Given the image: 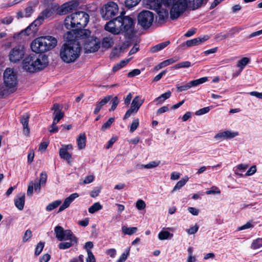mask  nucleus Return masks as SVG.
<instances>
[{
	"mask_svg": "<svg viewBox=\"0 0 262 262\" xmlns=\"http://www.w3.org/2000/svg\"><path fill=\"white\" fill-rule=\"evenodd\" d=\"M134 29V19L129 16H120L108 21L105 29L113 34H119L122 32L130 34Z\"/></svg>",
	"mask_w": 262,
	"mask_h": 262,
	"instance_id": "1",
	"label": "nucleus"
},
{
	"mask_svg": "<svg viewBox=\"0 0 262 262\" xmlns=\"http://www.w3.org/2000/svg\"><path fill=\"white\" fill-rule=\"evenodd\" d=\"M48 63V58L46 55L31 54L25 58L22 66L26 72L34 73L45 69Z\"/></svg>",
	"mask_w": 262,
	"mask_h": 262,
	"instance_id": "2",
	"label": "nucleus"
},
{
	"mask_svg": "<svg viewBox=\"0 0 262 262\" xmlns=\"http://www.w3.org/2000/svg\"><path fill=\"white\" fill-rule=\"evenodd\" d=\"M81 47L77 42H68L60 48L59 57L66 63L74 62L80 56Z\"/></svg>",
	"mask_w": 262,
	"mask_h": 262,
	"instance_id": "3",
	"label": "nucleus"
},
{
	"mask_svg": "<svg viewBox=\"0 0 262 262\" xmlns=\"http://www.w3.org/2000/svg\"><path fill=\"white\" fill-rule=\"evenodd\" d=\"M89 21V14L83 11H78L67 16L64 25L69 30L81 29L84 28Z\"/></svg>",
	"mask_w": 262,
	"mask_h": 262,
	"instance_id": "4",
	"label": "nucleus"
},
{
	"mask_svg": "<svg viewBox=\"0 0 262 262\" xmlns=\"http://www.w3.org/2000/svg\"><path fill=\"white\" fill-rule=\"evenodd\" d=\"M57 44V40L55 37L44 36L34 39L31 44V48L33 52L43 53L53 49Z\"/></svg>",
	"mask_w": 262,
	"mask_h": 262,
	"instance_id": "5",
	"label": "nucleus"
},
{
	"mask_svg": "<svg viewBox=\"0 0 262 262\" xmlns=\"http://www.w3.org/2000/svg\"><path fill=\"white\" fill-rule=\"evenodd\" d=\"M54 231L56 237L59 241H70V242H61L59 243L58 245L59 249L62 250L67 249L77 244L78 238L73 234L71 230H64L62 227L57 226L55 227Z\"/></svg>",
	"mask_w": 262,
	"mask_h": 262,
	"instance_id": "6",
	"label": "nucleus"
},
{
	"mask_svg": "<svg viewBox=\"0 0 262 262\" xmlns=\"http://www.w3.org/2000/svg\"><path fill=\"white\" fill-rule=\"evenodd\" d=\"M4 81L5 86L13 92L16 89L17 77L16 72L13 69L7 68L4 73Z\"/></svg>",
	"mask_w": 262,
	"mask_h": 262,
	"instance_id": "7",
	"label": "nucleus"
},
{
	"mask_svg": "<svg viewBox=\"0 0 262 262\" xmlns=\"http://www.w3.org/2000/svg\"><path fill=\"white\" fill-rule=\"evenodd\" d=\"M186 0H178L173 3L170 10V17L174 20L179 18L188 9Z\"/></svg>",
	"mask_w": 262,
	"mask_h": 262,
	"instance_id": "8",
	"label": "nucleus"
},
{
	"mask_svg": "<svg viewBox=\"0 0 262 262\" xmlns=\"http://www.w3.org/2000/svg\"><path fill=\"white\" fill-rule=\"evenodd\" d=\"M154 19V14L149 11H142L138 16V24L143 28L147 29L151 26Z\"/></svg>",
	"mask_w": 262,
	"mask_h": 262,
	"instance_id": "9",
	"label": "nucleus"
},
{
	"mask_svg": "<svg viewBox=\"0 0 262 262\" xmlns=\"http://www.w3.org/2000/svg\"><path fill=\"white\" fill-rule=\"evenodd\" d=\"M118 12V7L116 3L111 2L106 4L102 9L101 15L105 19H110L114 17Z\"/></svg>",
	"mask_w": 262,
	"mask_h": 262,
	"instance_id": "10",
	"label": "nucleus"
},
{
	"mask_svg": "<svg viewBox=\"0 0 262 262\" xmlns=\"http://www.w3.org/2000/svg\"><path fill=\"white\" fill-rule=\"evenodd\" d=\"M25 49L24 46L19 45L12 48L9 52V58L11 62L17 63L24 57Z\"/></svg>",
	"mask_w": 262,
	"mask_h": 262,
	"instance_id": "11",
	"label": "nucleus"
},
{
	"mask_svg": "<svg viewBox=\"0 0 262 262\" xmlns=\"http://www.w3.org/2000/svg\"><path fill=\"white\" fill-rule=\"evenodd\" d=\"M144 101V100L140 99L139 96H136L132 102L130 108L126 111L123 119H126L129 118L132 114L136 113Z\"/></svg>",
	"mask_w": 262,
	"mask_h": 262,
	"instance_id": "12",
	"label": "nucleus"
},
{
	"mask_svg": "<svg viewBox=\"0 0 262 262\" xmlns=\"http://www.w3.org/2000/svg\"><path fill=\"white\" fill-rule=\"evenodd\" d=\"M208 80L207 77H204L200 79L192 80L189 82L186 83L183 85L180 86L177 85V91L178 92H181L183 91H187L192 87L196 86L201 84L205 83Z\"/></svg>",
	"mask_w": 262,
	"mask_h": 262,
	"instance_id": "13",
	"label": "nucleus"
},
{
	"mask_svg": "<svg viewBox=\"0 0 262 262\" xmlns=\"http://www.w3.org/2000/svg\"><path fill=\"white\" fill-rule=\"evenodd\" d=\"M86 52H95L100 48V41L97 38H91L86 40L84 46Z\"/></svg>",
	"mask_w": 262,
	"mask_h": 262,
	"instance_id": "14",
	"label": "nucleus"
},
{
	"mask_svg": "<svg viewBox=\"0 0 262 262\" xmlns=\"http://www.w3.org/2000/svg\"><path fill=\"white\" fill-rule=\"evenodd\" d=\"M209 36L204 35L202 37H199L192 39L187 40L180 46L182 49H185L187 47H190L194 46H198L201 44L209 39Z\"/></svg>",
	"mask_w": 262,
	"mask_h": 262,
	"instance_id": "15",
	"label": "nucleus"
},
{
	"mask_svg": "<svg viewBox=\"0 0 262 262\" xmlns=\"http://www.w3.org/2000/svg\"><path fill=\"white\" fill-rule=\"evenodd\" d=\"M78 3L76 2L71 1L61 5L58 10L59 15H64L77 8Z\"/></svg>",
	"mask_w": 262,
	"mask_h": 262,
	"instance_id": "16",
	"label": "nucleus"
},
{
	"mask_svg": "<svg viewBox=\"0 0 262 262\" xmlns=\"http://www.w3.org/2000/svg\"><path fill=\"white\" fill-rule=\"evenodd\" d=\"M41 23L39 20L36 18L30 25H29L25 30L22 31L20 34H25L26 35H30L31 33H35L38 30V27L40 26Z\"/></svg>",
	"mask_w": 262,
	"mask_h": 262,
	"instance_id": "17",
	"label": "nucleus"
},
{
	"mask_svg": "<svg viewBox=\"0 0 262 262\" xmlns=\"http://www.w3.org/2000/svg\"><path fill=\"white\" fill-rule=\"evenodd\" d=\"M79 196L77 193L71 194L69 197L67 198L63 204L60 206L58 212H60L69 207L70 204L76 198Z\"/></svg>",
	"mask_w": 262,
	"mask_h": 262,
	"instance_id": "18",
	"label": "nucleus"
},
{
	"mask_svg": "<svg viewBox=\"0 0 262 262\" xmlns=\"http://www.w3.org/2000/svg\"><path fill=\"white\" fill-rule=\"evenodd\" d=\"M30 115L28 114L23 115L20 118V123L23 126V133L24 135L29 136L30 134V128L28 126L29 119Z\"/></svg>",
	"mask_w": 262,
	"mask_h": 262,
	"instance_id": "19",
	"label": "nucleus"
},
{
	"mask_svg": "<svg viewBox=\"0 0 262 262\" xmlns=\"http://www.w3.org/2000/svg\"><path fill=\"white\" fill-rule=\"evenodd\" d=\"M54 10L52 8H47L39 14L37 19L42 24L45 19L51 17L54 14Z\"/></svg>",
	"mask_w": 262,
	"mask_h": 262,
	"instance_id": "20",
	"label": "nucleus"
},
{
	"mask_svg": "<svg viewBox=\"0 0 262 262\" xmlns=\"http://www.w3.org/2000/svg\"><path fill=\"white\" fill-rule=\"evenodd\" d=\"M25 202V194L24 193L18 194L16 198L14 200V204L16 208L22 210L24 208Z\"/></svg>",
	"mask_w": 262,
	"mask_h": 262,
	"instance_id": "21",
	"label": "nucleus"
},
{
	"mask_svg": "<svg viewBox=\"0 0 262 262\" xmlns=\"http://www.w3.org/2000/svg\"><path fill=\"white\" fill-rule=\"evenodd\" d=\"M179 58L178 57H174L168 59L167 60H165L161 63H160L159 64L156 66L154 68V70L156 71L160 70L161 69L164 68L167 66H169L171 64H172L177 61H178Z\"/></svg>",
	"mask_w": 262,
	"mask_h": 262,
	"instance_id": "22",
	"label": "nucleus"
},
{
	"mask_svg": "<svg viewBox=\"0 0 262 262\" xmlns=\"http://www.w3.org/2000/svg\"><path fill=\"white\" fill-rule=\"evenodd\" d=\"M188 9L194 10L200 8L205 0H186Z\"/></svg>",
	"mask_w": 262,
	"mask_h": 262,
	"instance_id": "23",
	"label": "nucleus"
},
{
	"mask_svg": "<svg viewBox=\"0 0 262 262\" xmlns=\"http://www.w3.org/2000/svg\"><path fill=\"white\" fill-rule=\"evenodd\" d=\"M112 98L113 96L112 95H108L104 97L100 102L96 104V107L94 111V113L95 114H97L102 107Z\"/></svg>",
	"mask_w": 262,
	"mask_h": 262,
	"instance_id": "24",
	"label": "nucleus"
},
{
	"mask_svg": "<svg viewBox=\"0 0 262 262\" xmlns=\"http://www.w3.org/2000/svg\"><path fill=\"white\" fill-rule=\"evenodd\" d=\"M129 46V43L128 42L124 43L122 46L120 47L119 49H117L116 48L113 49L111 54V58H115L116 57H118L120 55L121 53L125 49L128 48Z\"/></svg>",
	"mask_w": 262,
	"mask_h": 262,
	"instance_id": "25",
	"label": "nucleus"
},
{
	"mask_svg": "<svg viewBox=\"0 0 262 262\" xmlns=\"http://www.w3.org/2000/svg\"><path fill=\"white\" fill-rule=\"evenodd\" d=\"M86 136L85 133H81L76 139L78 148L79 150L83 149L86 146Z\"/></svg>",
	"mask_w": 262,
	"mask_h": 262,
	"instance_id": "26",
	"label": "nucleus"
},
{
	"mask_svg": "<svg viewBox=\"0 0 262 262\" xmlns=\"http://www.w3.org/2000/svg\"><path fill=\"white\" fill-rule=\"evenodd\" d=\"M114 37L111 36H108L104 37L102 40V47L105 49L111 48L114 44Z\"/></svg>",
	"mask_w": 262,
	"mask_h": 262,
	"instance_id": "27",
	"label": "nucleus"
},
{
	"mask_svg": "<svg viewBox=\"0 0 262 262\" xmlns=\"http://www.w3.org/2000/svg\"><path fill=\"white\" fill-rule=\"evenodd\" d=\"M145 4L153 10H158L161 7V0H144Z\"/></svg>",
	"mask_w": 262,
	"mask_h": 262,
	"instance_id": "28",
	"label": "nucleus"
},
{
	"mask_svg": "<svg viewBox=\"0 0 262 262\" xmlns=\"http://www.w3.org/2000/svg\"><path fill=\"white\" fill-rule=\"evenodd\" d=\"M59 156L61 159L66 160L69 163L71 158L72 155L68 151L66 150V149L60 148L59 152Z\"/></svg>",
	"mask_w": 262,
	"mask_h": 262,
	"instance_id": "29",
	"label": "nucleus"
},
{
	"mask_svg": "<svg viewBox=\"0 0 262 262\" xmlns=\"http://www.w3.org/2000/svg\"><path fill=\"white\" fill-rule=\"evenodd\" d=\"M160 163V161H151L149 163L144 165V164H140L137 165V167L139 169H142L143 168H146V169H151L155 168L157 166H158Z\"/></svg>",
	"mask_w": 262,
	"mask_h": 262,
	"instance_id": "30",
	"label": "nucleus"
},
{
	"mask_svg": "<svg viewBox=\"0 0 262 262\" xmlns=\"http://www.w3.org/2000/svg\"><path fill=\"white\" fill-rule=\"evenodd\" d=\"M171 92L168 91L156 98L154 101L157 102L158 104H162L165 100L169 98L171 96Z\"/></svg>",
	"mask_w": 262,
	"mask_h": 262,
	"instance_id": "31",
	"label": "nucleus"
},
{
	"mask_svg": "<svg viewBox=\"0 0 262 262\" xmlns=\"http://www.w3.org/2000/svg\"><path fill=\"white\" fill-rule=\"evenodd\" d=\"M170 43L169 41H166L165 42H161L159 43L151 48V51L152 53L157 52L159 51H160L166 47H167Z\"/></svg>",
	"mask_w": 262,
	"mask_h": 262,
	"instance_id": "32",
	"label": "nucleus"
},
{
	"mask_svg": "<svg viewBox=\"0 0 262 262\" xmlns=\"http://www.w3.org/2000/svg\"><path fill=\"white\" fill-rule=\"evenodd\" d=\"M173 236V234L165 230H162L158 234V238L160 240L163 241L171 238Z\"/></svg>",
	"mask_w": 262,
	"mask_h": 262,
	"instance_id": "33",
	"label": "nucleus"
},
{
	"mask_svg": "<svg viewBox=\"0 0 262 262\" xmlns=\"http://www.w3.org/2000/svg\"><path fill=\"white\" fill-rule=\"evenodd\" d=\"M138 230L137 227H127L125 226L122 227V231L123 233L127 235H133Z\"/></svg>",
	"mask_w": 262,
	"mask_h": 262,
	"instance_id": "34",
	"label": "nucleus"
},
{
	"mask_svg": "<svg viewBox=\"0 0 262 262\" xmlns=\"http://www.w3.org/2000/svg\"><path fill=\"white\" fill-rule=\"evenodd\" d=\"M188 180V178L187 177H185V178L182 179L181 180L178 182L175 186L174 187V188H173L172 192H173L177 189H179L181 188H182L183 186L185 185Z\"/></svg>",
	"mask_w": 262,
	"mask_h": 262,
	"instance_id": "35",
	"label": "nucleus"
},
{
	"mask_svg": "<svg viewBox=\"0 0 262 262\" xmlns=\"http://www.w3.org/2000/svg\"><path fill=\"white\" fill-rule=\"evenodd\" d=\"M12 92L3 84L0 85V99L4 98Z\"/></svg>",
	"mask_w": 262,
	"mask_h": 262,
	"instance_id": "36",
	"label": "nucleus"
},
{
	"mask_svg": "<svg viewBox=\"0 0 262 262\" xmlns=\"http://www.w3.org/2000/svg\"><path fill=\"white\" fill-rule=\"evenodd\" d=\"M250 61V60L247 57H244L242 59L239 60L237 62V67L239 68L241 71L244 69L247 64H248Z\"/></svg>",
	"mask_w": 262,
	"mask_h": 262,
	"instance_id": "37",
	"label": "nucleus"
},
{
	"mask_svg": "<svg viewBox=\"0 0 262 262\" xmlns=\"http://www.w3.org/2000/svg\"><path fill=\"white\" fill-rule=\"evenodd\" d=\"M261 247H262V237L253 241L251 245V248L252 249H257Z\"/></svg>",
	"mask_w": 262,
	"mask_h": 262,
	"instance_id": "38",
	"label": "nucleus"
},
{
	"mask_svg": "<svg viewBox=\"0 0 262 262\" xmlns=\"http://www.w3.org/2000/svg\"><path fill=\"white\" fill-rule=\"evenodd\" d=\"M102 206L99 202L95 203L89 208V212L91 213H94L95 212L101 209Z\"/></svg>",
	"mask_w": 262,
	"mask_h": 262,
	"instance_id": "39",
	"label": "nucleus"
},
{
	"mask_svg": "<svg viewBox=\"0 0 262 262\" xmlns=\"http://www.w3.org/2000/svg\"><path fill=\"white\" fill-rule=\"evenodd\" d=\"M53 124H57L64 116V113L62 111L54 112Z\"/></svg>",
	"mask_w": 262,
	"mask_h": 262,
	"instance_id": "40",
	"label": "nucleus"
},
{
	"mask_svg": "<svg viewBox=\"0 0 262 262\" xmlns=\"http://www.w3.org/2000/svg\"><path fill=\"white\" fill-rule=\"evenodd\" d=\"M61 203L60 200H56L50 204L46 207L47 211H51L57 208Z\"/></svg>",
	"mask_w": 262,
	"mask_h": 262,
	"instance_id": "41",
	"label": "nucleus"
},
{
	"mask_svg": "<svg viewBox=\"0 0 262 262\" xmlns=\"http://www.w3.org/2000/svg\"><path fill=\"white\" fill-rule=\"evenodd\" d=\"M130 248H127L116 262H124L129 254Z\"/></svg>",
	"mask_w": 262,
	"mask_h": 262,
	"instance_id": "42",
	"label": "nucleus"
},
{
	"mask_svg": "<svg viewBox=\"0 0 262 262\" xmlns=\"http://www.w3.org/2000/svg\"><path fill=\"white\" fill-rule=\"evenodd\" d=\"M191 66L190 62L188 61L180 62L173 67V69H178L180 68H189Z\"/></svg>",
	"mask_w": 262,
	"mask_h": 262,
	"instance_id": "43",
	"label": "nucleus"
},
{
	"mask_svg": "<svg viewBox=\"0 0 262 262\" xmlns=\"http://www.w3.org/2000/svg\"><path fill=\"white\" fill-rule=\"evenodd\" d=\"M94 180L93 175H89L86 176L84 180H80L79 182L80 185L87 184L92 183Z\"/></svg>",
	"mask_w": 262,
	"mask_h": 262,
	"instance_id": "44",
	"label": "nucleus"
},
{
	"mask_svg": "<svg viewBox=\"0 0 262 262\" xmlns=\"http://www.w3.org/2000/svg\"><path fill=\"white\" fill-rule=\"evenodd\" d=\"M141 0H125V4L126 7L132 8L136 6Z\"/></svg>",
	"mask_w": 262,
	"mask_h": 262,
	"instance_id": "45",
	"label": "nucleus"
},
{
	"mask_svg": "<svg viewBox=\"0 0 262 262\" xmlns=\"http://www.w3.org/2000/svg\"><path fill=\"white\" fill-rule=\"evenodd\" d=\"M119 103V100L117 96H115L114 97L112 101H111V103L112 104V106L111 108L110 109V111H114L117 107V105H118Z\"/></svg>",
	"mask_w": 262,
	"mask_h": 262,
	"instance_id": "46",
	"label": "nucleus"
},
{
	"mask_svg": "<svg viewBox=\"0 0 262 262\" xmlns=\"http://www.w3.org/2000/svg\"><path fill=\"white\" fill-rule=\"evenodd\" d=\"M139 119H134L132 123L130 125V130H129L130 132L133 133L134 132H135L137 129L138 127L139 126Z\"/></svg>",
	"mask_w": 262,
	"mask_h": 262,
	"instance_id": "47",
	"label": "nucleus"
},
{
	"mask_svg": "<svg viewBox=\"0 0 262 262\" xmlns=\"http://www.w3.org/2000/svg\"><path fill=\"white\" fill-rule=\"evenodd\" d=\"M115 120L114 118H110L102 126V130H105L106 129L110 128Z\"/></svg>",
	"mask_w": 262,
	"mask_h": 262,
	"instance_id": "48",
	"label": "nucleus"
},
{
	"mask_svg": "<svg viewBox=\"0 0 262 262\" xmlns=\"http://www.w3.org/2000/svg\"><path fill=\"white\" fill-rule=\"evenodd\" d=\"M226 139H232L238 136V133L237 132H232L230 130H225Z\"/></svg>",
	"mask_w": 262,
	"mask_h": 262,
	"instance_id": "49",
	"label": "nucleus"
},
{
	"mask_svg": "<svg viewBox=\"0 0 262 262\" xmlns=\"http://www.w3.org/2000/svg\"><path fill=\"white\" fill-rule=\"evenodd\" d=\"M44 247V243L39 242L36 246L35 251V254L38 255L40 254Z\"/></svg>",
	"mask_w": 262,
	"mask_h": 262,
	"instance_id": "50",
	"label": "nucleus"
},
{
	"mask_svg": "<svg viewBox=\"0 0 262 262\" xmlns=\"http://www.w3.org/2000/svg\"><path fill=\"white\" fill-rule=\"evenodd\" d=\"M210 107L207 106L200 109L195 112V115L197 116H201L208 113L210 111Z\"/></svg>",
	"mask_w": 262,
	"mask_h": 262,
	"instance_id": "51",
	"label": "nucleus"
},
{
	"mask_svg": "<svg viewBox=\"0 0 262 262\" xmlns=\"http://www.w3.org/2000/svg\"><path fill=\"white\" fill-rule=\"evenodd\" d=\"M34 12V9L32 6H29L27 7L24 11L25 17H29Z\"/></svg>",
	"mask_w": 262,
	"mask_h": 262,
	"instance_id": "52",
	"label": "nucleus"
},
{
	"mask_svg": "<svg viewBox=\"0 0 262 262\" xmlns=\"http://www.w3.org/2000/svg\"><path fill=\"white\" fill-rule=\"evenodd\" d=\"M199 228V226L195 224L193 227H191L189 229H187L186 232L189 235L193 234L198 232Z\"/></svg>",
	"mask_w": 262,
	"mask_h": 262,
	"instance_id": "53",
	"label": "nucleus"
},
{
	"mask_svg": "<svg viewBox=\"0 0 262 262\" xmlns=\"http://www.w3.org/2000/svg\"><path fill=\"white\" fill-rule=\"evenodd\" d=\"M159 19L161 20H164L165 18L168 17V13L166 10H160L158 12Z\"/></svg>",
	"mask_w": 262,
	"mask_h": 262,
	"instance_id": "54",
	"label": "nucleus"
},
{
	"mask_svg": "<svg viewBox=\"0 0 262 262\" xmlns=\"http://www.w3.org/2000/svg\"><path fill=\"white\" fill-rule=\"evenodd\" d=\"M136 206L139 210L144 209L146 207L145 202L142 200H139L137 201Z\"/></svg>",
	"mask_w": 262,
	"mask_h": 262,
	"instance_id": "55",
	"label": "nucleus"
},
{
	"mask_svg": "<svg viewBox=\"0 0 262 262\" xmlns=\"http://www.w3.org/2000/svg\"><path fill=\"white\" fill-rule=\"evenodd\" d=\"M32 236V231L30 229L26 231L23 238L24 243L27 242Z\"/></svg>",
	"mask_w": 262,
	"mask_h": 262,
	"instance_id": "56",
	"label": "nucleus"
},
{
	"mask_svg": "<svg viewBox=\"0 0 262 262\" xmlns=\"http://www.w3.org/2000/svg\"><path fill=\"white\" fill-rule=\"evenodd\" d=\"M13 17L11 16H6L4 18H3L1 19V22L5 25H9L13 21Z\"/></svg>",
	"mask_w": 262,
	"mask_h": 262,
	"instance_id": "57",
	"label": "nucleus"
},
{
	"mask_svg": "<svg viewBox=\"0 0 262 262\" xmlns=\"http://www.w3.org/2000/svg\"><path fill=\"white\" fill-rule=\"evenodd\" d=\"M80 31L79 34L81 36H82L83 38H86L90 36L91 35V31L87 29H84L82 30V29H79Z\"/></svg>",
	"mask_w": 262,
	"mask_h": 262,
	"instance_id": "58",
	"label": "nucleus"
},
{
	"mask_svg": "<svg viewBox=\"0 0 262 262\" xmlns=\"http://www.w3.org/2000/svg\"><path fill=\"white\" fill-rule=\"evenodd\" d=\"M214 138L216 140H222L224 139H226L225 132L224 131L216 134L215 135Z\"/></svg>",
	"mask_w": 262,
	"mask_h": 262,
	"instance_id": "59",
	"label": "nucleus"
},
{
	"mask_svg": "<svg viewBox=\"0 0 262 262\" xmlns=\"http://www.w3.org/2000/svg\"><path fill=\"white\" fill-rule=\"evenodd\" d=\"M86 262H96L94 254L91 250H88V257L86 259Z\"/></svg>",
	"mask_w": 262,
	"mask_h": 262,
	"instance_id": "60",
	"label": "nucleus"
},
{
	"mask_svg": "<svg viewBox=\"0 0 262 262\" xmlns=\"http://www.w3.org/2000/svg\"><path fill=\"white\" fill-rule=\"evenodd\" d=\"M47 175L46 172H41L40 174L39 182L42 185L45 184L47 181Z\"/></svg>",
	"mask_w": 262,
	"mask_h": 262,
	"instance_id": "61",
	"label": "nucleus"
},
{
	"mask_svg": "<svg viewBox=\"0 0 262 262\" xmlns=\"http://www.w3.org/2000/svg\"><path fill=\"white\" fill-rule=\"evenodd\" d=\"M101 188L99 187H96L94 188L92 191L90 192V195L92 198L97 197L99 193L100 192Z\"/></svg>",
	"mask_w": 262,
	"mask_h": 262,
	"instance_id": "62",
	"label": "nucleus"
},
{
	"mask_svg": "<svg viewBox=\"0 0 262 262\" xmlns=\"http://www.w3.org/2000/svg\"><path fill=\"white\" fill-rule=\"evenodd\" d=\"M140 73H141L140 70L139 69H134V70L131 71L130 72H129L128 73L127 75L129 77H133L139 75Z\"/></svg>",
	"mask_w": 262,
	"mask_h": 262,
	"instance_id": "63",
	"label": "nucleus"
},
{
	"mask_svg": "<svg viewBox=\"0 0 262 262\" xmlns=\"http://www.w3.org/2000/svg\"><path fill=\"white\" fill-rule=\"evenodd\" d=\"M51 256L49 254H45L42 255L40 259L39 262H48L50 259Z\"/></svg>",
	"mask_w": 262,
	"mask_h": 262,
	"instance_id": "64",
	"label": "nucleus"
}]
</instances>
